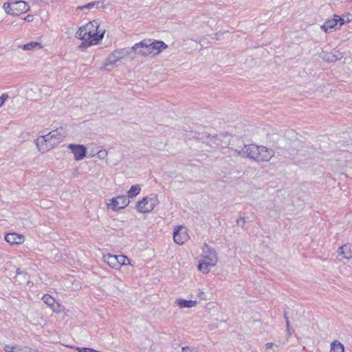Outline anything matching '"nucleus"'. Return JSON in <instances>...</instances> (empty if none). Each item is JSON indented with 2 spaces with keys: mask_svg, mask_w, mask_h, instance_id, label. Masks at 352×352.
I'll return each instance as SVG.
<instances>
[{
  "mask_svg": "<svg viewBox=\"0 0 352 352\" xmlns=\"http://www.w3.org/2000/svg\"><path fill=\"white\" fill-rule=\"evenodd\" d=\"M167 47L168 45L162 41L146 38L135 43L132 50L141 56H155Z\"/></svg>",
  "mask_w": 352,
  "mask_h": 352,
  "instance_id": "f257e3e1",
  "label": "nucleus"
},
{
  "mask_svg": "<svg viewBox=\"0 0 352 352\" xmlns=\"http://www.w3.org/2000/svg\"><path fill=\"white\" fill-rule=\"evenodd\" d=\"M239 154H243L256 162H269L274 155V151L265 146H257L254 144L244 145Z\"/></svg>",
  "mask_w": 352,
  "mask_h": 352,
  "instance_id": "f03ea898",
  "label": "nucleus"
},
{
  "mask_svg": "<svg viewBox=\"0 0 352 352\" xmlns=\"http://www.w3.org/2000/svg\"><path fill=\"white\" fill-rule=\"evenodd\" d=\"M158 204L157 195L151 194L137 203L136 209L140 213H147L151 212Z\"/></svg>",
  "mask_w": 352,
  "mask_h": 352,
  "instance_id": "7ed1b4c3",
  "label": "nucleus"
},
{
  "mask_svg": "<svg viewBox=\"0 0 352 352\" xmlns=\"http://www.w3.org/2000/svg\"><path fill=\"white\" fill-rule=\"evenodd\" d=\"M3 8L6 12L11 15H19L29 10L30 7L27 2L24 1H14L12 3L6 2L3 4Z\"/></svg>",
  "mask_w": 352,
  "mask_h": 352,
  "instance_id": "20e7f679",
  "label": "nucleus"
},
{
  "mask_svg": "<svg viewBox=\"0 0 352 352\" xmlns=\"http://www.w3.org/2000/svg\"><path fill=\"white\" fill-rule=\"evenodd\" d=\"M132 52H134V50H132V47L116 50L107 56L104 66L107 69L109 70L110 69L107 68L108 66H113L116 63L127 56Z\"/></svg>",
  "mask_w": 352,
  "mask_h": 352,
  "instance_id": "39448f33",
  "label": "nucleus"
},
{
  "mask_svg": "<svg viewBox=\"0 0 352 352\" xmlns=\"http://www.w3.org/2000/svg\"><path fill=\"white\" fill-rule=\"evenodd\" d=\"M47 137V134L45 135L40 136L36 140H34L35 144L38 149L42 153H45L50 149L53 148L54 146H57V142H53L52 141H50L49 138H45ZM56 142H57L56 140Z\"/></svg>",
  "mask_w": 352,
  "mask_h": 352,
  "instance_id": "423d86ee",
  "label": "nucleus"
},
{
  "mask_svg": "<svg viewBox=\"0 0 352 352\" xmlns=\"http://www.w3.org/2000/svg\"><path fill=\"white\" fill-rule=\"evenodd\" d=\"M129 204V199L126 196L122 195L117 197L112 198L110 203L108 204V207L115 211L124 208Z\"/></svg>",
  "mask_w": 352,
  "mask_h": 352,
  "instance_id": "0eeeda50",
  "label": "nucleus"
},
{
  "mask_svg": "<svg viewBox=\"0 0 352 352\" xmlns=\"http://www.w3.org/2000/svg\"><path fill=\"white\" fill-rule=\"evenodd\" d=\"M68 148L74 154V159L76 161L81 160L86 156L87 148L82 144H70Z\"/></svg>",
  "mask_w": 352,
  "mask_h": 352,
  "instance_id": "6e6552de",
  "label": "nucleus"
},
{
  "mask_svg": "<svg viewBox=\"0 0 352 352\" xmlns=\"http://www.w3.org/2000/svg\"><path fill=\"white\" fill-rule=\"evenodd\" d=\"M203 257L204 260L210 262V265H216L218 261L216 251L207 244H205L203 248Z\"/></svg>",
  "mask_w": 352,
  "mask_h": 352,
  "instance_id": "1a4fd4ad",
  "label": "nucleus"
},
{
  "mask_svg": "<svg viewBox=\"0 0 352 352\" xmlns=\"http://www.w3.org/2000/svg\"><path fill=\"white\" fill-rule=\"evenodd\" d=\"M66 136V131L63 127H60L56 129L54 131H52L47 134V137L45 138H49L50 141H52L53 142H56L57 145L60 143L64 138Z\"/></svg>",
  "mask_w": 352,
  "mask_h": 352,
  "instance_id": "9d476101",
  "label": "nucleus"
},
{
  "mask_svg": "<svg viewBox=\"0 0 352 352\" xmlns=\"http://www.w3.org/2000/svg\"><path fill=\"white\" fill-rule=\"evenodd\" d=\"M188 239L186 229L183 226H178L173 232V239L177 244L182 245Z\"/></svg>",
  "mask_w": 352,
  "mask_h": 352,
  "instance_id": "9b49d317",
  "label": "nucleus"
},
{
  "mask_svg": "<svg viewBox=\"0 0 352 352\" xmlns=\"http://www.w3.org/2000/svg\"><path fill=\"white\" fill-rule=\"evenodd\" d=\"M42 300L43 302L48 305L54 312L59 313L61 311V306L57 302L54 298L50 295H43Z\"/></svg>",
  "mask_w": 352,
  "mask_h": 352,
  "instance_id": "f8f14e48",
  "label": "nucleus"
},
{
  "mask_svg": "<svg viewBox=\"0 0 352 352\" xmlns=\"http://www.w3.org/2000/svg\"><path fill=\"white\" fill-rule=\"evenodd\" d=\"M5 240L11 245H19L23 243L24 237L17 233H8L5 236Z\"/></svg>",
  "mask_w": 352,
  "mask_h": 352,
  "instance_id": "ddd939ff",
  "label": "nucleus"
},
{
  "mask_svg": "<svg viewBox=\"0 0 352 352\" xmlns=\"http://www.w3.org/2000/svg\"><path fill=\"white\" fill-rule=\"evenodd\" d=\"M338 254L339 256L342 257V258H351L352 252L351 250V245L348 243L341 246L338 250Z\"/></svg>",
  "mask_w": 352,
  "mask_h": 352,
  "instance_id": "4468645a",
  "label": "nucleus"
},
{
  "mask_svg": "<svg viewBox=\"0 0 352 352\" xmlns=\"http://www.w3.org/2000/svg\"><path fill=\"white\" fill-rule=\"evenodd\" d=\"M184 136L185 137V139H188V140H203L205 138V137H207V138H209L210 137V135H206V133H198L197 131H186V133L184 135Z\"/></svg>",
  "mask_w": 352,
  "mask_h": 352,
  "instance_id": "2eb2a0df",
  "label": "nucleus"
},
{
  "mask_svg": "<svg viewBox=\"0 0 352 352\" xmlns=\"http://www.w3.org/2000/svg\"><path fill=\"white\" fill-rule=\"evenodd\" d=\"M117 255L108 254L103 256V261L110 267L114 269H119V264L117 262Z\"/></svg>",
  "mask_w": 352,
  "mask_h": 352,
  "instance_id": "dca6fc26",
  "label": "nucleus"
},
{
  "mask_svg": "<svg viewBox=\"0 0 352 352\" xmlns=\"http://www.w3.org/2000/svg\"><path fill=\"white\" fill-rule=\"evenodd\" d=\"M175 304L180 308H191L195 307L197 305V302L196 300L178 298L175 300Z\"/></svg>",
  "mask_w": 352,
  "mask_h": 352,
  "instance_id": "f3484780",
  "label": "nucleus"
},
{
  "mask_svg": "<svg viewBox=\"0 0 352 352\" xmlns=\"http://www.w3.org/2000/svg\"><path fill=\"white\" fill-rule=\"evenodd\" d=\"M320 57L325 61L329 63H334L336 60L340 59L341 57L335 56L334 54L331 52H322L320 54Z\"/></svg>",
  "mask_w": 352,
  "mask_h": 352,
  "instance_id": "a211bd4d",
  "label": "nucleus"
},
{
  "mask_svg": "<svg viewBox=\"0 0 352 352\" xmlns=\"http://www.w3.org/2000/svg\"><path fill=\"white\" fill-rule=\"evenodd\" d=\"M215 265H210V262L204 260L201 262H199L198 265V269L199 271L204 274H207L210 271V267L214 266Z\"/></svg>",
  "mask_w": 352,
  "mask_h": 352,
  "instance_id": "6ab92c4d",
  "label": "nucleus"
},
{
  "mask_svg": "<svg viewBox=\"0 0 352 352\" xmlns=\"http://www.w3.org/2000/svg\"><path fill=\"white\" fill-rule=\"evenodd\" d=\"M41 48H43V46L41 43L38 42H30L22 46L23 50H35Z\"/></svg>",
  "mask_w": 352,
  "mask_h": 352,
  "instance_id": "aec40b11",
  "label": "nucleus"
},
{
  "mask_svg": "<svg viewBox=\"0 0 352 352\" xmlns=\"http://www.w3.org/2000/svg\"><path fill=\"white\" fill-rule=\"evenodd\" d=\"M338 24V21H336V18H333L332 19L327 20L322 26L321 28L324 31L327 32L329 30L332 29Z\"/></svg>",
  "mask_w": 352,
  "mask_h": 352,
  "instance_id": "412c9836",
  "label": "nucleus"
},
{
  "mask_svg": "<svg viewBox=\"0 0 352 352\" xmlns=\"http://www.w3.org/2000/svg\"><path fill=\"white\" fill-rule=\"evenodd\" d=\"M76 34L82 40H87L91 38V32H87L85 28H80L76 32Z\"/></svg>",
  "mask_w": 352,
  "mask_h": 352,
  "instance_id": "4be33fe9",
  "label": "nucleus"
},
{
  "mask_svg": "<svg viewBox=\"0 0 352 352\" xmlns=\"http://www.w3.org/2000/svg\"><path fill=\"white\" fill-rule=\"evenodd\" d=\"M331 352H344V345L338 340L331 344Z\"/></svg>",
  "mask_w": 352,
  "mask_h": 352,
  "instance_id": "5701e85b",
  "label": "nucleus"
},
{
  "mask_svg": "<svg viewBox=\"0 0 352 352\" xmlns=\"http://www.w3.org/2000/svg\"><path fill=\"white\" fill-rule=\"evenodd\" d=\"M4 350L6 352H27L28 347L19 348L16 346L6 345Z\"/></svg>",
  "mask_w": 352,
  "mask_h": 352,
  "instance_id": "b1692460",
  "label": "nucleus"
},
{
  "mask_svg": "<svg viewBox=\"0 0 352 352\" xmlns=\"http://www.w3.org/2000/svg\"><path fill=\"white\" fill-rule=\"evenodd\" d=\"M140 190H141V188H140V185H138V184L133 185L131 187V188L129 189V190L127 192L128 197L130 198H133V197H136L140 193Z\"/></svg>",
  "mask_w": 352,
  "mask_h": 352,
  "instance_id": "393cba45",
  "label": "nucleus"
},
{
  "mask_svg": "<svg viewBox=\"0 0 352 352\" xmlns=\"http://www.w3.org/2000/svg\"><path fill=\"white\" fill-rule=\"evenodd\" d=\"M104 32H102L101 34L94 33L93 35L91 34V38L89 43L91 45L97 44L100 41H101L103 38Z\"/></svg>",
  "mask_w": 352,
  "mask_h": 352,
  "instance_id": "a878e982",
  "label": "nucleus"
},
{
  "mask_svg": "<svg viewBox=\"0 0 352 352\" xmlns=\"http://www.w3.org/2000/svg\"><path fill=\"white\" fill-rule=\"evenodd\" d=\"M117 262L119 264V268L121 266L126 265L130 263L129 258L124 255H117Z\"/></svg>",
  "mask_w": 352,
  "mask_h": 352,
  "instance_id": "bb28decb",
  "label": "nucleus"
},
{
  "mask_svg": "<svg viewBox=\"0 0 352 352\" xmlns=\"http://www.w3.org/2000/svg\"><path fill=\"white\" fill-rule=\"evenodd\" d=\"M100 3V1H94V2H91V3H89L86 5H84V6H78L77 8V10H82L84 9H88V10H90L91 8H94L95 7H98L99 4Z\"/></svg>",
  "mask_w": 352,
  "mask_h": 352,
  "instance_id": "cd10ccee",
  "label": "nucleus"
},
{
  "mask_svg": "<svg viewBox=\"0 0 352 352\" xmlns=\"http://www.w3.org/2000/svg\"><path fill=\"white\" fill-rule=\"evenodd\" d=\"M8 95L3 94L0 96V107L3 106L6 100L8 98Z\"/></svg>",
  "mask_w": 352,
  "mask_h": 352,
  "instance_id": "c85d7f7f",
  "label": "nucleus"
},
{
  "mask_svg": "<svg viewBox=\"0 0 352 352\" xmlns=\"http://www.w3.org/2000/svg\"><path fill=\"white\" fill-rule=\"evenodd\" d=\"M97 154H98V156L99 158L104 159V158H105L107 157V152L105 150H100V151H99L98 152Z\"/></svg>",
  "mask_w": 352,
  "mask_h": 352,
  "instance_id": "c756f323",
  "label": "nucleus"
},
{
  "mask_svg": "<svg viewBox=\"0 0 352 352\" xmlns=\"http://www.w3.org/2000/svg\"><path fill=\"white\" fill-rule=\"evenodd\" d=\"M236 224L243 227L245 223V220L243 217H239L236 220Z\"/></svg>",
  "mask_w": 352,
  "mask_h": 352,
  "instance_id": "7c9ffc66",
  "label": "nucleus"
},
{
  "mask_svg": "<svg viewBox=\"0 0 352 352\" xmlns=\"http://www.w3.org/2000/svg\"><path fill=\"white\" fill-rule=\"evenodd\" d=\"M23 20L26 21L28 22H31V21H33V16L30 15V14H28L25 17H24L23 19Z\"/></svg>",
  "mask_w": 352,
  "mask_h": 352,
  "instance_id": "2f4dec72",
  "label": "nucleus"
},
{
  "mask_svg": "<svg viewBox=\"0 0 352 352\" xmlns=\"http://www.w3.org/2000/svg\"><path fill=\"white\" fill-rule=\"evenodd\" d=\"M335 18H336V21H338V23H340V26L344 24V19H342L340 16L335 15Z\"/></svg>",
  "mask_w": 352,
  "mask_h": 352,
  "instance_id": "473e14b6",
  "label": "nucleus"
},
{
  "mask_svg": "<svg viewBox=\"0 0 352 352\" xmlns=\"http://www.w3.org/2000/svg\"><path fill=\"white\" fill-rule=\"evenodd\" d=\"M198 296L202 300H206V294L204 292L199 291Z\"/></svg>",
  "mask_w": 352,
  "mask_h": 352,
  "instance_id": "72a5a7b5",
  "label": "nucleus"
},
{
  "mask_svg": "<svg viewBox=\"0 0 352 352\" xmlns=\"http://www.w3.org/2000/svg\"><path fill=\"white\" fill-rule=\"evenodd\" d=\"M274 346V343L272 342H267L266 344H265V346L267 349H271L272 348L273 346Z\"/></svg>",
  "mask_w": 352,
  "mask_h": 352,
  "instance_id": "f704fd0d",
  "label": "nucleus"
},
{
  "mask_svg": "<svg viewBox=\"0 0 352 352\" xmlns=\"http://www.w3.org/2000/svg\"><path fill=\"white\" fill-rule=\"evenodd\" d=\"M284 317H285V321H286V324H287V325L289 324V318H287V314H286V312H285V313H284Z\"/></svg>",
  "mask_w": 352,
  "mask_h": 352,
  "instance_id": "c9c22d12",
  "label": "nucleus"
},
{
  "mask_svg": "<svg viewBox=\"0 0 352 352\" xmlns=\"http://www.w3.org/2000/svg\"><path fill=\"white\" fill-rule=\"evenodd\" d=\"M16 272V274H21L22 273L19 269H17Z\"/></svg>",
  "mask_w": 352,
  "mask_h": 352,
  "instance_id": "e433bc0d",
  "label": "nucleus"
},
{
  "mask_svg": "<svg viewBox=\"0 0 352 352\" xmlns=\"http://www.w3.org/2000/svg\"><path fill=\"white\" fill-rule=\"evenodd\" d=\"M287 331H288V332L289 333V334H291V333H290V327H289V324L287 325Z\"/></svg>",
  "mask_w": 352,
  "mask_h": 352,
  "instance_id": "4c0bfd02",
  "label": "nucleus"
},
{
  "mask_svg": "<svg viewBox=\"0 0 352 352\" xmlns=\"http://www.w3.org/2000/svg\"><path fill=\"white\" fill-rule=\"evenodd\" d=\"M212 138H214L215 141H219V139H217V136H212Z\"/></svg>",
  "mask_w": 352,
  "mask_h": 352,
  "instance_id": "58836bf2",
  "label": "nucleus"
},
{
  "mask_svg": "<svg viewBox=\"0 0 352 352\" xmlns=\"http://www.w3.org/2000/svg\"><path fill=\"white\" fill-rule=\"evenodd\" d=\"M334 55H335V56H339V57H340V54H334Z\"/></svg>",
  "mask_w": 352,
  "mask_h": 352,
  "instance_id": "ea45409f",
  "label": "nucleus"
},
{
  "mask_svg": "<svg viewBox=\"0 0 352 352\" xmlns=\"http://www.w3.org/2000/svg\"><path fill=\"white\" fill-rule=\"evenodd\" d=\"M349 2L352 3V0H347Z\"/></svg>",
  "mask_w": 352,
  "mask_h": 352,
  "instance_id": "a19ab883",
  "label": "nucleus"
}]
</instances>
